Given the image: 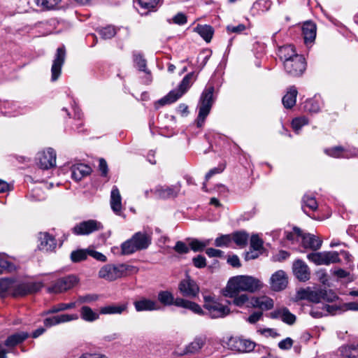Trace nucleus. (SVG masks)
Masks as SVG:
<instances>
[{
    "label": "nucleus",
    "mask_w": 358,
    "mask_h": 358,
    "mask_svg": "<svg viewBox=\"0 0 358 358\" xmlns=\"http://www.w3.org/2000/svg\"><path fill=\"white\" fill-rule=\"evenodd\" d=\"M29 336V334L24 331L13 334L6 338L4 345L9 348L10 352H13L12 349L24 342Z\"/></svg>",
    "instance_id": "nucleus-25"
},
{
    "label": "nucleus",
    "mask_w": 358,
    "mask_h": 358,
    "mask_svg": "<svg viewBox=\"0 0 358 358\" xmlns=\"http://www.w3.org/2000/svg\"><path fill=\"white\" fill-rule=\"evenodd\" d=\"M316 24L312 22L307 21L302 26V34L306 44L313 43L316 37Z\"/></svg>",
    "instance_id": "nucleus-24"
},
{
    "label": "nucleus",
    "mask_w": 358,
    "mask_h": 358,
    "mask_svg": "<svg viewBox=\"0 0 358 358\" xmlns=\"http://www.w3.org/2000/svg\"><path fill=\"white\" fill-rule=\"evenodd\" d=\"M341 352L346 358H358V341L342 346Z\"/></svg>",
    "instance_id": "nucleus-31"
},
{
    "label": "nucleus",
    "mask_w": 358,
    "mask_h": 358,
    "mask_svg": "<svg viewBox=\"0 0 358 358\" xmlns=\"http://www.w3.org/2000/svg\"><path fill=\"white\" fill-rule=\"evenodd\" d=\"M297 90L294 86L289 88L287 94L282 97V104L286 108H292L296 103Z\"/></svg>",
    "instance_id": "nucleus-30"
},
{
    "label": "nucleus",
    "mask_w": 358,
    "mask_h": 358,
    "mask_svg": "<svg viewBox=\"0 0 358 358\" xmlns=\"http://www.w3.org/2000/svg\"><path fill=\"white\" fill-rule=\"evenodd\" d=\"M37 164L41 169H49L56 165V152L48 148L37 154Z\"/></svg>",
    "instance_id": "nucleus-13"
},
{
    "label": "nucleus",
    "mask_w": 358,
    "mask_h": 358,
    "mask_svg": "<svg viewBox=\"0 0 358 358\" xmlns=\"http://www.w3.org/2000/svg\"><path fill=\"white\" fill-rule=\"evenodd\" d=\"M318 205L315 200V198L309 194H305L302 198V209L304 213H306V208H309L311 210H316Z\"/></svg>",
    "instance_id": "nucleus-39"
},
{
    "label": "nucleus",
    "mask_w": 358,
    "mask_h": 358,
    "mask_svg": "<svg viewBox=\"0 0 358 358\" xmlns=\"http://www.w3.org/2000/svg\"><path fill=\"white\" fill-rule=\"evenodd\" d=\"M62 0H35L36 5L43 10L55 9Z\"/></svg>",
    "instance_id": "nucleus-43"
},
{
    "label": "nucleus",
    "mask_w": 358,
    "mask_h": 358,
    "mask_svg": "<svg viewBox=\"0 0 358 358\" xmlns=\"http://www.w3.org/2000/svg\"><path fill=\"white\" fill-rule=\"evenodd\" d=\"M176 306L179 308H183L192 311L194 313L199 315H203L204 312L201 309L199 305L192 302L188 299H185L180 297L176 298Z\"/></svg>",
    "instance_id": "nucleus-26"
},
{
    "label": "nucleus",
    "mask_w": 358,
    "mask_h": 358,
    "mask_svg": "<svg viewBox=\"0 0 358 358\" xmlns=\"http://www.w3.org/2000/svg\"><path fill=\"white\" fill-rule=\"evenodd\" d=\"M206 343L205 337H197L185 348V354H194L198 352Z\"/></svg>",
    "instance_id": "nucleus-33"
},
{
    "label": "nucleus",
    "mask_w": 358,
    "mask_h": 358,
    "mask_svg": "<svg viewBox=\"0 0 358 358\" xmlns=\"http://www.w3.org/2000/svg\"><path fill=\"white\" fill-rule=\"evenodd\" d=\"M250 248L255 251H259L263 248V241L258 235L254 234L250 238Z\"/></svg>",
    "instance_id": "nucleus-55"
},
{
    "label": "nucleus",
    "mask_w": 358,
    "mask_h": 358,
    "mask_svg": "<svg viewBox=\"0 0 358 358\" xmlns=\"http://www.w3.org/2000/svg\"><path fill=\"white\" fill-rule=\"evenodd\" d=\"M210 243V240H206L205 241H201L198 239H193L189 243L190 248L194 251H202L207 245H208Z\"/></svg>",
    "instance_id": "nucleus-51"
},
{
    "label": "nucleus",
    "mask_w": 358,
    "mask_h": 358,
    "mask_svg": "<svg viewBox=\"0 0 358 358\" xmlns=\"http://www.w3.org/2000/svg\"><path fill=\"white\" fill-rule=\"evenodd\" d=\"M214 87H206L202 92L198 104L199 114L196 124L198 127H201L205 120L209 114L214 103L213 99Z\"/></svg>",
    "instance_id": "nucleus-5"
},
{
    "label": "nucleus",
    "mask_w": 358,
    "mask_h": 358,
    "mask_svg": "<svg viewBox=\"0 0 358 358\" xmlns=\"http://www.w3.org/2000/svg\"><path fill=\"white\" fill-rule=\"evenodd\" d=\"M302 245L305 248H310L313 250H317L320 248L322 241L315 235L310 234H303Z\"/></svg>",
    "instance_id": "nucleus-27"
},
{
    "label": "nucleus",
    "mask_w": 358,
    "mask_h": 358,
    "mask_svg": "<svg viewBox=\"0 0 358 358\" xmlns=\"http://www.w3.org/2000/svg\"><path fill=\"white\" fill-rule=\"evenodd\" d=\"M88 255L94 257L98 261L103 262H106L107 259L106 257L104 255L94 250H88Z\"/></svg>",
    "instance_id": "nucleus-61"
},
{
    "label": "nucleus",
    "mask_w": 358,
    "mask_h": 358,
    "mask_svg": "<svg viewBox=\"0 0 358 358\" xmlns=\"http://www.w3.org/2000/svg\"><path fill=\"white\" fill-rule=\"evenodd\" d=\"M304 109L309 113H318L320 110L319 101L315 99L307 100L304 104Z\"/></svg>",
    "instance_id": "nucleus-44"
},
{
    "label": "nucleus",
    "mask_w": 358,
    "mask_h": 358,
    "mask_svg": "<svg viewBox=\"0 0 358 358\" xmlns=\"http://www.w3.org/2000/svg\"><path fill=\"white\" fill-rule=\"evenodd\" d=\"M110 206L112 210L119 214L122 209V197L118 188L114 186L110 193Z\"/></svg>",
    "instance_id": "nucleus-29"
},
{
    "label": "nucleus",
    "mask_w": 358,
    "mask_h": 358,
    "mask_svg": "<svg viewBox=\"0 0 358 358\" xmlns=\"http://www.w3.org/2000/svg\"><path fill=\"white\" fill-rule=\"evenodd\" d=\"M296 298L300 300H308L313 303H320L322 301L333 302L337 298V295L331 289H316L310 287L300 289L296 292Z\"/></svg>",
    "instance_id": "nucleus-2"
},
{
    "label": "nucleus",
    "mask_w": 358,
    "mask_h": 358,
    "mask_svg": "<svg viewBox=\"0 0 358 358\" xmlns=\"http://www.w3.org/2000/svg\"><path fill=\"white\" fill-rule=\"evenodd\" d=\"M151 243V236L145 232L135 233L130 239L121 245L122 254L128 255L134 252L145 250Z\"/></svg>",
    "instance_id": "nucleus-3"
},
{
    "label": "nucleus",
    "mask_w": 358,
    "mask_h": 358,
    "mask_svg": "<svg viewBox=\"0 0 358 358\" xmlns=\"http://www.w3.org/2000/svg\"><path fill=\"white\" fill-rule=\"evenodd\" d=\"M248 237L249 236L247 233L244 231H238L233 234L231 240H233L237 245L243 248L248 244Z\"/></svg>",
    "instance_id": "nucleus-41"
},
{
    "label": "nucleus",
    "mask_w": 358,
    "mask_h": 358,
    "mask_svg": "<svg viewBox=\"0 0 358 358\" xmlns=\"http://www.w3.org/2000/svg\"><path fill=\"white\" fill-rule=\"evenodd\" d=\"M66 59V49L64 45L58 48L56 50L55 57L51 67V80L56 81L62 71V67Z\"/></svg>",
    "instance_id": "nucleus-14"
},
{
    "label": "nucleus",
    "mask_w": 358,
    "mask_h": 358,
    "mask_svg": "<svg viewBox=\"0 0 358 358\" xmlns=\"http://www.w3.org/2000/svg\"><path fill=\"white\" fill-rule=\"evenodd\" d=\"M180 293L186 298L195 299L199 293V287L189 276L182 280L178 285Z\"/></svg>",
    "instance_id": "nucleus-10"
},
{
    "label": "nucleus",
    "mask_w": 358,
    "mask_h": 358,
    "mask_svg": "<svg viewBox=\"0 0 358 358\" xmlns=\"http://www.w3.org/2000/svg\"><path fill=\"white\" fill-rule=\"evenodd\" d=\"M203 306L208 311L211 318L223 317L229 314V309L227 306L211 300L210 296H205Z\"/></svg>",
    "instance_id": "nucleus-11"
},
{
    "label": "nucleus",
    "mask_w": 358,
    "mask_h": 358,
    "mask_svg": "<svg viewBox=\"0 0 358 358\" xmlns=\"http://www.w3.org/2000/svg\"><path fill=\"white\" fill-rule=\"evenodd\" d=\"M138 269L131 265L120 264H106L99 271V277L108 281L115 280L130 273H136Z\"/></svg>",
    "instance_id": "nucleus-4"
},
{
    "label": "nucleus",
    "mask_w": 358,
    "mask_h": 358,
    "mask_svg": "<svg viewBox=\"0 0 358 358\" xmlns=\"http://www.w3.org/2000/svg\"><path fill=\"white\" fill-rule=\"evenodd\" d=\"M287 283V275L282 270L275 272L270 278L271 288L275 292H279L285 289Z\"/></svg>",
    "instance_id": "nucleus-17"
},
{
    "label": "nucleus",
    "mask_w": 358,
    "mask_h": 358,
    "mask_svg": "<svg viewBox=\"0 0 358 358\" xmlns=\"http://www.w3.org/2000/svg\"><path fill=\"white\" fill-rule=\"evenodd\" d=\"M159 0H135L141 8L148 10V11L152 10L158 4Z\"/></svg>",
    "instance_id": "nucleus-50"
},
{
    "label": "nucleus",
    "mask_w": 358,
    "mask_h": 358,
    "mask_svg": "<svg viewBox=\"0 0 358 358\" xmlns=\"http://www.w3.org/2000/svg\"><path fill=\"white\" fill-rule=\"evenodd\" d=\"M250 304L248 306L252 308H257L262 310H268L273 308V300L266 296H262L259 297H252L250 299Z\"/></svg>",
    "instance_id": "nucleus-22"
},
{
    "label": "nucleus",
    "mask_w": 358,
    "mask_h": 358,
    "mask_svg": "<svg viewBox=\"0 0 358 358\" xmlns=\"http://www.w3.org/2000/svg\"><path fill=\"white\" fill-rule=\"evenodd\" d=\"M88 250H77L71 253V259L73 262H80L87 259Z\"/></svg>",
    "instance_id": "nucleus-45"
},
{
    "label": "nucleus",
    "mask_w": 358,
    "mask_h": 358,
    "mask_svg": "<svg viewBox=\"0 0 358 358\" xmlns=\"http://www.w3.org/2000/svg\"><path fill=\"white\" fill-rule=\"evenodd\" d=\"M326 265L331 263H337L341 262L339 254L337 252H324Z\"/></svg>",
    "instance_id": "nucleus-56"
},
{
    "label": "nucleus",
    "mask_w": 358,
    "mask_h": 358,
    "mask_svg": "<svg viewBox=\"0 0 358 358\" xmlns=\"http://www.w3.org/2000/svg\"><path fill=\"white\" fill-rule=\"evenodd\" d=\"M325 153L330 157H335V158H339V157H350L352 155L348 154V152L346 151L343 147L341 146H336L330 149H326Z\"/></svg>",
    "instance_id": "nucleus-40"
},
{
    "label": "nucleus",
    "mask_w": 358,
    "mask_h": 358,
    "mask_svg": "<svg viewBox=\"0 0 358 358\" xmlns=\"http://www.w3.org/2000/svg\"><path fill=\"white\" fill-rule=\"evenodd\" d=\"M99 299V296L96 294H88L83 296H79L77 299V303H90L97 301Z\"/></svg>",
    "instance_id": "nucleus-53"
},
{
    "label": "nucleus",
    "mask_w": 358,
    "mask_h": 358,
    "mask_svg": "<svg viewBox=\"0 0 358 358\" xmlns=\"http://www.w3.org/2000/svg\"><path fill=\"white\" fill-rule=\"evenodd\" d=\"M256 344L250 340L238 336H230L223 341V346L241 353L252 351Z\"/></svg>",
    "instance_id": "nucleus-7"
},
{
    "label": "nucleus",
    "mask_w": 358,
    "mask_h": 358,
    "mask_svg": "<svg viewBox=\"0 0 358 358\" xmlns=\"http://www.w3.org/2000/svg\"><path fill=\"white\" fill-rule=\"evenodd\" d=\"M98 32L101 35L102 38L110 39L115 35L116 30L114 27L108 26V27L99 29Z\"/></svg>",
    "instance_id": "nucleus-49"
},
{
    "label": "nucleus",
    "mask_w": 358,
    "mask_h": 358,
    "mask_svg": "<svg viewBox=\"0 0 358 358\" xmlns=\"http://www.w3.org/2000/svg\"><path fill=\"white\" fill-rule=\"evenodd\" d=\"M102 228L100 222L94 220L83 221L76 224L73 229V233L76 235H88Z\"/></svg>",
    "instance_id": "nucleus-15"
},
{
    "label": "nucleus",
    "mask_w": 358,
    "mask_h": 358,
    "mask_svg": "<svg viewBox=\"0 0 358 358\" xmlns=\"http://www.w3.org/2000/svg\"><path fill=\"white\" fill-rule=\"evenodd\" d=\"M308 124V119L305 117H299L294 118L292 122V126L293 129L298 134L299 131L301 129V127L304 125Z\"/></svg>",
    "instance_id": "nucleus-52"
},
{
    "label": "nucleus",
    "mask_w": 358,
    "mask_h": 358,
    "mask_svg": "<svg viewBox=\"0 0 358 358\" xmlns=\"http://www.w3.org/2000/svg\"><path fill=\"white\" fill-rule=\"evenodd\" d=\"M229 297L232 299L231 301H229V303H233L238 307L245 306L247 308H252V306H248L249 304H250V299H249L248 294H243L241 295L236 294L234 296Z\"/></svg>",
    "instance_id": "nucleus-38"
},
{
    "label": "nucleus",
    "mask_w": 358,
    "mask_h": 358,
    "mask_svg": "<svg viewBox=\"0 0 358 358\" xmlns=\"http://www.w3.org/2000/svg\"><path fill=\"white\" fill-rule=\"evenodd\" d=\"M269 317L272 319H280L283 322L292 325L296 321V316L291 313L288 308L282 307L276 308L269 313Z\"/></svg>",
    "instance_id": "nucleus-20"
},
{
    "label": "nucleus",
    "mask_w": 358,
    "mask_h": 358,
    "mask_svg": "<svg viewBox=\"0 0 358 358\" xmlns=\"http://www.w3.org/2000/svg\"><path fill=\"white\" fill-rule=\"evenodd\" d=\"M231 241L230 235H222L215 240V245L217 247L227 246Z\"/></svg>",
    "instance_id": "nucleus-57"
},
{
    "label": "nucleus",
    "mask_w": 358,
    "mask_h": 358,
    "mask_svg": "<svg viewBox=\"0 0 358 358\" xmlns=\"http://www.w3.org/2000/svg\"><path fill=\"white\" fill-rule=\"evenodd\" d=\"M280 59L284 62L291 60L295 55H299L295 52L293 45H288L280 47L278 50Z\"/></svg>",
    "instance_id": "nucleus-34"
},
{
    "label": "nucleus",
    "mask_w": 358,
    "mask_h": 358,
    "mask_svg": "<svg viewBox=\"0 0 358 358\" xmlns=\"http://www.w3.org/2000/svg\"><path fill=\"white\" fill-rule=\"evenodd\" d=\"M308 259L317 265H326L325 252L310 253L307 256Z\"/></svg>",
    "instance_id": "nucleus-46"
},
{
    "label": "nucleus",
    "mask_w": 358,
    "mask_h": 358,
    "mask_svg": "<svg viewBox=\"0 0 358 358\" xmlns=\"http://www.w3.org/2000/svg\"><path fill=\"white\" fill-rule=\"evenodd\" d=\"M78 282L76 276L70 275L55 280L47 288L49 293L59 294L72 289Z\"/></svg>",
    "instance_id": "nucleus-8"
},
{
    "label": "nucleus",
    "mask_w": 358,
    "mask_h": 358,
    "mask_svg": "<svg viewBox=\"0 0 358 358\" xmlns=\"http://www.w3.org/2000/svg\"><path fill=\"white\" fill-rule=\"evenodd\" d=\"M127 306L125 303L121 305H109L101 308L100 313L103 315L121 314L125 311Z\"/></svg>",
    "instance_id": "nucleus-35"
},
{
    "label": "nucleus",
    "mask_w": 358,
    "mask_h": 358,
    "mask_svg": "<svg viewBox=\"0 0 358 358\" xmlns=\"http://www.w3.org/2000/svg\"><path fill=\"white\" fill-rule=\"evenodd\" d=\"M174 250L179 254H187L189 251V248L182 241H177L173 248Z\"/></svg>",
    "instance_id": "nucleus-58"
},
{
    "label": "nucleus",
    "mask_w": 358,
    "mask_h": 358,
    "mask_svg": "<svg viewBox=\"0 0 358 358\" xmlns=\"http://www.w3.org/2000/svg\"><path fill=\"white\" fill-rule=\"evenodd\" d=\"M194 266L196 268H204L206 266V259L205 257L202 255H198L192 259Z\"/></svg>",
    "instance_id": "nucleus-60"
},
{
    "label": "nucleus",
    "mask_w": 358,
    "mask_h": 358,
    "mask_svg": "<svg viewBox=\"0 0 358 358\" xmlns=\"http://www.w3.org/2000/svg\"><path fill=\"white\" fill-rule=\"evenodd\" d=\"M262 284L258 279L248 275H238L231 278L224 292L226 296H234L240 292H255L261 289Z\"/></svg>",
    "instance_id": "nucleus-1"
},
{
    "label": "nucleus",
    "mask_w": 358,
    "mask_h": 358,
    "mask_svg": "<svg viewBox=\"0 0 358 358\" xmlns=\"http://www.w3.org/2000/svg\"><path fill=\"white\" fill-rule=\"evenodd\" d=\"M0 268L9 272L16 269L15 266L8 260V257L5 254H0Z\"/></svg>",
    "instance_id": "nucleus-48"
},
{
    "label": "nucleus",
    "mask_w": 358,
    "mask_h": 358,
    "mask_svg": "<svg viewBox=\"0 0 358 358\" xmlns=\"http://www.w3.org/2000/svg\"><path fill=\"white\" fill-rule=\"evenodd\" d=\"M180 190V185L177 184L172 186H157L153 189H150L155 196L158 199H166L175 198L178 196Z\"/></svg>",
    "instance_id": "nucleus-16"
},
{
    "label": "nucleus",
    "mask_w": 358,
    "mask_h": 358,
    "mask_svg": "<svg viewBox=\"0 0 358 358\" xmlns=\"http://www.w3.org/2000/svg\"><path fill=\"white\" fill-rule=\"evenodd\" d=\"M78 319L77 314H61L50 317H47L44 320V324L46 327H51L61 323H65Z\"/></svg>",
    "instance_id": "nucleus-21"
},
{
    "label": "nucleus",
    "mask_w": 358,
    "mask_h": 358,
    "mask_svg": "<svg viewBox=\"0 0 358 358\" xmlns=\"http://www.w3.org/2000/svg\"><path fill=\"white\" fill-rule=\"evenodd\" d=\"M99 171L101 172V176H107L108 172V164L106 161L103 158H100L99 160Z\"/></svg>",
    "instance_id": "nucleus-63"
},
{
    "label": "nucleus",
    "mask_w": 358,
    "mask_h": 358,
    "mask_svg": "<svg viewBox=\"0 0 358 358\" xmlns=\"http://www.w3.org/2000/svg\"><path fill=\"white\" fill-rule=\"evenodd\" d=\"M332 309L333 306H331L323 305L322 310H320L317 308H313L310 314L315 318H320L324 315H327L328 313H330Z\"/></svg>",
    "instance_id": "nucleus-42"
},
{
    "label": "nucleus",
    "mask_w": 358,
    "mask_h": 358,
    "mask_svg": "<svg viewBox=\"0 0 358 358\" xmlns=\"http://www.w3.org/2000/svg\"><path fill=\"white\" fill-rule=\"evenodd\" d=\"M194 73L187 74L181 81L178 91H171L166 96L159 99L157 104L164 106L177 101L191 86L194 79Z\"/></svg>",
    "instance_id": "nucleus-6"
},
{
    "label": "nucleus",
    "mask_w": 358,
    "mask_h": 358,
    "mask_svg": "<svg viewBox=\"0 0 358 358\" xmlns=\"http://www.w3.org/2000/svg\"><path fill=\"white\" fill-rule=\"evenodd\" d=\"M292 345L293 340L290 338H286L278 343V347L282 350H289L292 348Z\"/></svg>",
    "instance_id": "nucleus-62"
},
{
    "label": "nucleus",
    "mask_w": 358,
    "mask_h": 358,
    "mask_svg": "<svg viewBox=\"0 0 358 358\" xmlns=\"http://www.w3.org/2000/svg\"><path fill=\"white\" fill-rule=\"evenodd\" d=\"M80 317L85 321L94 322L99 319V315L90 307L84 306L80 309Z\"/></svg>",
    "instance_id": "nucleus-36"
},
{
    "label": "nucleus",
    "mask_w": 358,
    "mask_h": 358,
    "mask_svg": "<svg viewBox=\"0 0 358 358\" xmlns=\"http://www.w3.org/2000/svg\"><path fill=\"white\" fill-rule=\"evenodd\" d=\"M38 248L43 252H51L56 248V241L53 236L47 232H41L38 234Z\"/></svg>",
    "instance_id": "nucleus-18"
},
{
    "label": "nucleus",
    "mask_w": 358,
    "mask_h": 358,
    "mask_svg": "<svg viewBox=\"0 0 358 358\" xmlns=\"http://www.w3.org/2000/svg\"><path fill=\"white\" fill-rule=\"evenodd\" d=\"M90 172V166L86 164H79L71 166L72 178L76 181H79L83 177L88 176Z\"/></svg>",
    "instance_id": "nucleus-28"
},
{
    "label": "nucleus",
    "mask_w": 358,
    "mask_h": 358,
    "mask_svg": "<svg viewBox=\"0 0 358 358\" xmlns=\"http://www.w3.org/2000/svg\"><path fill=\"white\" fill-rule=\"evenodd\" d=\"M134 306L137 312L157 310L160 308L155 301L146 298L135 301Z\"/></svg>",
    "instance_id": "nucleus-23"
},
{
    "label": "nucleus",
    "mask_w": 358,
    "mask_h": 358,
    "mask_svg": "<svg viewBox=\"0 0 358 358\" xmlns=\"http://www.w3.org/2000/svg\"><path fill=\"white\" fill-rule=\"evenodd\" d=\"M157 299L164 306H171L176 304V299L169 291H160L158 293Z\"/></svg>",
    "instance_id": "nucleus-37"
},
{
    "label": "nucleus",
    "mask_w": 358,
    "mask_h": 358,
    "mask_svg": "<svg viewBox=\"0 0 358 358\" xmlns=\"http://www.w3.org/2000/svg\"><path fill=\"white\" fill-rule=\"evenodd\" d=\"M194 31L208 43L210 41L214 33L213 28L211 26L207 24H198L194 28Z\"/></svg>",
    "instance_id": "nucleus-32"
},
{
    "label": "nucleus",
    "mask_w": 358,
    "mask_h": 358,
    "mask_svg": "<svg viewBox=\"0 0 358 358\" xmlns=\"http://www.w3.org/2000/svg\"><path fill=\"white\" fill-rule=\"evenodd\" d=\"M43 287L40 282H22L15 285L12 289V296L14 297L23 296L39 291Z\"/></svg>",
    "instance_id": "nucleus-12"
},
{
    "label": "nucleus",
    "mask_w": 358,
    "mask_h": 358,
    "mask_svg": "<svg viewBox=\"0 0 358 358\" xmlns=\"http://www.w3.org/2000/svg\"><path fill=\"white\" fill-rule=\"evenodd\" d=\"M306 64L304 57L295 55L291 60L284 62V68L286 72L292 76H301L306 69Z\"/></svg>",
    "instance_id": "nucleus-9"
},
{
    "label": "nucleus",
    "mask_w": 358,
    "mask_h": 358,
    "mask_svg": "<svg viewBox=\"0 0 358 358\" xmlns=\"http://www.w3.org/2000/svg\"><path fill=\"white\" fill-rule=\"evenodd\" d=\"M293 273L296 278L302 282H306L310 279V270L308 265L302 260L295 261L292 266Z\"/></svg>",
    "instance_id": "nucleus-19"
},
{
    "label": "nucleus",
    "mask_w": 358,
    "mask_h": 358,
    "mask_svg": "<svg viewBox=\"0 0 358 358\" xmlns=\"http://www.w3.org/2000/svg\"><path fill=\"white\" fill-rule=\"evenodd\" d=\"M173 21L175 24L182 25L187 22V17L183 13H179L174 16Z\"/></svg>",
    "instance_id": "nucleus-64"
},
{
    "label": "nucleus",
    "mask_w": 358,
    "mask_h": 358,
    "mask_svg": "<svg viewBox=\"0 0 358 358\" xmlns=\"http://www.w3.org/2000/svg\"><path fill=\"white\" fill-rule=\"evenodd\" d=\"M134 61L139 71L146 72V61L141 54L134 52Z\"/></svg>",
    "instance_id": "nucleus-54"
},
{
    "label": "nucleus",
    "mask_w": 358,
    "mask_h": 358,
    "mask_svg": "<svg viewBox=\"0 0 358 358\" xmlns=\"http://www.w3.org/2000/svg\"><path fill=\"white\" fill-rule=\"evenodd\" d=\"M225 169L224 164H220L218 166L210 169L205 176L206 180H208L213 176L222 173Z\"/></svg>",
    "instance_id": "nucleus-59"
},
{
    "label": "nucleus",
    "mask_w": 358,
    "mask_h": 358,
    "mask_svg": "<svg viewBox=\"0 0 358 358\" xmlns=\"http://www.w3.org/2000/svg\"><path fill=\"white\" fill-rule=\"evenodd\" d=\"M285 237L288 241H292V243L295 241H298L299 238H302L303 233L302 231L296 227L293 228L292 231H285Z\"/></svg>",
    "instance_id": "nucleus-47"
}]
</instances>
